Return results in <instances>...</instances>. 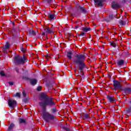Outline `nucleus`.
<instances>
[{
	"label": "nucleus",
	"mask_w": 131,
	"mask_h": 131,
	"mask_svg": "<svg viewBox=\"0 0 131 131\" xmlns=\"http://www.w3.org/2000/svg\"><path fill=\"white\" fill-rule=\"evenodd\" d=\"M72 16H73V17L75 16V15H74L73 14H72Z\"/></svg>",
	"instance_id": "36"
},
{
	"label": "nucleus",
	"mask_w": 131,
	"mask_h": 131,
	"mask_svg": "<svg viewBox=\"0 0 131 131\" xmlns=\"http://www.w3.org/2000/svg\"><path fill=\"white\" fill-rule=\"evenodd\" d=\"M130 3H131V0H130Z\"/></svg>",
	"instance_id": "38"
},
{
	"label": "nucleus",
	"mask_w": 131,
	"mask_h": 131,
	"mask_svg": "<svg viewBox=\"0 0 131 131\" xmlns=\"http://www.w3.org/2000/svg\"><path fill=\"white\" fill-rule=\"evenodd\" d=\"M5 49H7V50H9V49H10V48H11V45H10V43L7 42L6 43L5 46Z\"/></svg>",
	"instance_id": "15"
},
{
	"label": "nucleus",
	"mask_w": 131,
	"mask_h": 131,
	"mask_svg": "<svg viewBox=\"0 0 131 131\" xmlns=\"http://www.w3.org/2000/svg\"><path fill=\"white\" fill-rule=\"evenodd\" d=\"M15 71H16V72H19V69H18L17 68H15Z\"/></svg>",
	"instance_id": "32"
},
{
	"label": "nucleus",
	"mask_w": 131,
	"mask_h": 131,
	"mask_svg": "<svg viewBox=\"0 0 131 131\" xmlns=\"http://www.w3.org/2000/svg\"><path fill=\"white\" fill-rule=\"evenodd\" d=\"M40 98L41 99L42 101L40 102V106L42 107L43 109L47 107V106H55L56 103L53 101L52 98L49 99L48 96L45 94H42L40 95Z\"/></svg>",
	"instance_id": "2"
},
{
	"label": "nucleus",
	"mask_w": 131,
	"mask_h": 131,
	"mask_svg": "<svg viewBox=\"0 0 131 131\" xmlns=\"http://www.w3.org/2000/svg\"><path fill=\"white\" fill-rule=\"evenodd\" d=\"M119 23L121 26H124V25H125V21H123V20L120 21Z\"/></svg>",
	"instance_id": "19"
},
{
	"label": "nucleus",
	"mask_w": 131,
	"mask_h": 131,
	"mask_svg": "<svg viewBox=\"0 0 131 131\" xmlns=\"http://www.w3.org/2000/svg\"><path fill=\"white\" fill-rule=\"evenodd\" d=\"M119 5H118V3L117 2H113L112 3V7L113 9L115 10V9H117V8H119Z\"/></svg>",
	"instance_id": "8"
},
{
	"label": "nucleus",
	"mask_w": 131,
	"mask_h": 131,
	"mask_svg": "<svg viewBox=\"0 0 131 131\" xmlns=\"http://www.w3.org/2000/svg\"><path fill=\"white\" fill-rule=\"evenodd\" d=\"M21 50L23 53H25V52H26V49H25L23 48H21Z\"/></svg>",
	"instance_id": "26"
},
{
	"label": "nucleus",
	"mask_w": 131,
	"mask_h": 131,
	"mask_svg": "<svg viewBox=\"0 0 131 131\" xmlns=\"http://www.w3.org/2000/svg\"><path fill=\"white\" fill-rule=\"evenodd\" d=\"M67 56L68 59L71 60V59H72V53L71 52H67Z\"/></svg>",
	"instance_id": "12"
},
{
	"label": "nucleus",
	"mask_w": 131,
	"mask_h": 131,
	"mask_svg": "<svg viewBox=\"0 0 131 131\" xmlns=\"http://www.w3.org/2000/svg\"><path fill=\"white\" fill-rule=\"evenodd\" d=\"M84 118H86V119H90V118H91V117H90V115H89V114H85L84 115Z\"/></svg>",
	"instance_id": "20"
},
{
	"label": "nucleus",
	"mask_w": 131,
	"mask_h": 131,
	"mask_svg": "<svg viewBox=\"0 0 131 131\" xmlns=\"http://www.w3.org/2000/svg\"><path fill=\"white\" fill-rule=\"evenodd\" d=\"M114 86L117 90L121 89V85H120V83L117 81H114Z\"/></svg>",
	"instance_id": "6"
},
{
	"label": "nucleus",
	"mask_w": 131,
	"mask_h": 131,
	"mask_svg": "<svg viewBox=\"0 0 131 131\" xmlns=\"http://www.w3.org/2000/svg\"><path fill=\"white\" fill-rule=\"evenodd\" d=\"M0 75H1V76L5 77V76H6V74H5V72H4V71H1V72H0Z\"/></svg>",
	"instance_id": "22"
},
{
	"label": "nucleus",
	"mask_w": 131,
	"mask_h": 131,
	"mask_svg": "<svg viewBox=\"0 0 131 131\" xmlns=\"http://www.w3.org/2000/svg\"><path fill=\"white\" fill-rule=\"evenodd\" d=\"M19 123H25L26 122V120L24 119H19Z\"/></svg>",
	"instance_id": "18"
},
{
	"label": "nucleus",
	"mask_w": 131,
	"mask_h": 131,
	"mask_svg": "<svg viewBox=\"0 0 131 131\" xmlns=\"http://www.w3.org/2000/svg\"><path fill=\"white\" fill-rule=\"evenodd\" d=\"M82 30L84 31V32H88V31H91V29L90 27H83L82 28Z\"/></svg>",
	"instance_id": "11"
},
{
	"label": "nucleus",
	"mask_w": 131,
	"mask_h": 131,
	"mask_svg": "<svg viewBox=\"0 0 131 131\" xmlns=\"http://www.w3.org/2000/svg\"><path fill=\"white\" fill-rule=\"evenodd\" d=\"M9 84H10V85H13V84H14V83H13V82H9Z\"/></svg>",
	"instance_id": "31"
},
{
	"label": "nucleus",
	"mask_w": 131,
	"mask_h": 131,
	"mask_svg": "<svg viewBox=\"0 0 131 131\" xmlns=\"http://www.w3.org/2000/svg\"><path fill=\"white\" fill-rule=\"evenodd\" d=\"M26 58L24 56L21 57V56H17L14 57V61L15 64H24Z\"/></svg>",
	"instance_id": "4"
},
{
	"label": "nucleus",
	"mask_w": 131,
	"mask_h": 131,
	"mask_svg": "<svg viewBox=\"0 0 131 131\" xmlns=\"http://www.w3.org/2000/svg\"><path fill=\"white\" fill-rule=\"evenodd\" d=\"M29 34L30 35H35V34H36V33L34 31L30 30L29 31Z\"/></svg>",
	"instance_id": "16"
},
{
	"label": "nucleus",
	"mask_w": 131,
	"mask_h": 131,
	"mask_svg": "<svg viewBox=\"0 0 131 131\" xmlns=\"http://www.w3.org/2000/svg\"><path fill=\"white\" fill-rule=\"evenodd\" d=\"M15 126V124L13 123H11L9 126L8 127V131H11L13 128H14V127Z\"/></svg>",
	"instance_id": "14"
},
{
	"label": "nucleus",
	"mask_w": 131,
	"mask_h": 131,
	"mask_svg": "<svg viewBox=\"0 0 131 131\" xmlns=\"http://www.w3.org/2000/svg\"><path fill=\"white\" fill-rule=\"evenodd\" d=\"M45 31H46V32H47V33H51V32H53V31H52V30L50 29V28H48L45 29Z\"/></svg>",
	"instance_id": "17"
},
{
	"label": "nucleus",
	"mask_w": 131,
	"mask_h": 131,
	"mask_svg": "<svg viewBox=\"0 0 131 131\" xmlns=\"http://www.w3.org/2000/svg\"><path fill=\"white\" fill-rule=\"evenodd\" d=\"M111 46L114 47V48H115V47H116V44H115V43H114V42H112V43H111Z\"/></svg>",
	"instance_id": "27"
},
{
	"label": "nucleus",
	"mask_w": 131,
	"mask_h": 131,
	"mask_svg": "<svg viewBox=\"0 0 131 131\" xmlns=\"http://www.w3.org/2000/svg\"><path fill=\"white\" fill-rule=\"evenodd\" d=\"M55 14H52V13H49L48 14V17L51 19V20H53V19H55Z\"/></svg>",
	"instance_id": "13"
},
{
	"label": "nucleus",
	"mask_w": 131,
	"mask_h": 131,
	"mask_svg": "<svg viewBox=\"0 0 131 131\" xmlns=\"http://www.w3.org/2000/svg\"><path fill=\"white\" fill-rule=\"evenodd\" d=\"M107 99L108 101L110 102V103H114V102L116 101V99H115V98H114V97L110 95L107 96Z\"/></svg>",
	"instance_id": "7"
},
{
	"label": "nucleus",
	"mask_w": 131,
	"mask_h": 131,
	"mask_svg": "<svg viewBox=\"0 0 131 131\" xmlns=\"http://www.w3.org/2000/svg\"><path fill=\"white\" fill-rule=\"evenodd\" d=\"M41 90V86H38L37 89L38 92H39Z\"/></svg>",
	"instance_id": "29"
},
{
	"label": "nucleus",
	"mask_w": 131,
	"mask_h": 131,
	"mask_svg": "<svg viewBox=\"0 0 131 131\" xmlns=\"http://www.w3.org/2000/svg\"><path fill=\"white\" fill-rule=\"evenodd\" d=\"M46 2H47L48 4H52V0H46Z\"/></svg>",
	"instance_id": "30"
},
{
	"label": "nucleus",
	"mask_w": 131,
	"mask_h": 131,
	"mask_svg": "<svg viewBox=\"0 0 131 131\" xmlns=\"http://www.w3.org/2000/svg\"><path fill=\"white\" fill-rule=\"evenodd\" d=\"M52 111L53 113H56V112H57V109H56V108H53Z\"/></svg>",
	"instance_id": "25"
},
{
	"label": "nucleus",
	"mask_w": 131,
	"mask_h": 131,
	"mask_svg": "<svg viewBox=\"0 0 131 131\" xmlns=\"http://www.w3.org/2000/svg\"><path fill=\"white\" fill-rule=\"evenodd\" d=\"M77 28H78V26L76 27V29H77Z\"/></svg>",
	"instance_id": "37"
},
{
	"label": "nucleus",
	"mask_w": 131,
	"mask_h": 131,
	"mask_svg": "<svg viewBox=\"0 0 131 131\" xmlns=\"http://www.w3.org/2000/svg\"><path fill=\"white\" fill-rule=\"evenodd\" d=\"M117 64L119 66H122L124 64V60L121 59L117 62Z\"/></svg>",
	"instance_id": "10"
},
{
	"label": "nucleus",
	"mask_w": 131,
	"mask_h": 131,
	"mask_svg": "<svg viewBox=\"0 0 131 131\" xmlns=\"http://www.w3.org/2000/svg\"><path fill=\"white\" fill-rule=\"evenodd\" d=\"M122 2H123V3H126V1H125V0H123V1H122Z\"/></svg>",
	"instance_id": "34"
},
{
	"label": "nucleus",
	"mask_w": 131,
	"mask_h": 131,
	"mask_svg": "<svg viewBox=\"0 0 131 131\" xmlns=\"http://www.w3.org/2000/svg\"><path fill=\"white\" fill-rule=\"evenodd\" d=\"M37 82V80H36V79H33L30 80V84L32 85H35V84H36Z\"/></svg>",
	"instance_id": "9"
},
{
	"label": "nucleus",
	"mask_w": 131,
	"mask_h": 131,
	"mask_svg": "<svg viewBox=\"0 0 131 131\" xmlns=\"http://www.w3.org/2000/svg\"><path fill=\"white\" fill-rule=\"evenodd\" d=\"M7 50H8V49H6L5 48H3V49H2V51H3V52H4V53L5 54H7Z\"/></svg>",
	"instance_id": "23"
},
{
	"label": "nucleus",
	"mask_w": 131,
	"mask_h": 131,
	"mask_svg": "<svg viewBox=\"0 0 131 131\" xmlns=\"http://www.w3.org/2000/svg\"><path fill=\"white\" fill-rule=\"evenodd\" d=\"M86 58V56L83 54L80 53L75 54L74 63H75L76 65H79V66H80V72H82L83 67L85 66L84 62L85 61Z\"/></svg>",
	"instance_id": "1"
},
{
	"label": "nucleus",
	"mask_w": 131,
	"mask_h": 131,
	"mask_svg": "<svg viewBox=\"0 0 131 131\" xmlns=\"http://www.w3.org/2000/svg\"><path fill=\"white\" fill-rule=\"evenodd\" d=\"M8 105L11 109H14V107H16L17 105V102L15 100L10 99L8 100Z\"/></svg>",
	"instance_id": "5"
},
{
	"label": "nucleus",
	"mask_w": 131,
	"mask_h": 131,
	"mask_svg": "<svg viewBox=\"0 0 131 131\" xmlns=\"http://www.w3.org/2000/svg\"><path fill=\"white\" fill-rule=\"evenodd\" d=\"M15 97H18V98H20V97H21V95H20V93H17L15 95Z\"/></svg>",
	"instance_id": "24"
},
{
	"label": "nucleus",
	"mask_w": 131,
	"mask_h": 131,
	"mask_svg": "<svg viewBox=\"0 0 131 131\" xmlns=\"http://www.w3.org/2000/svg\"><path fill=\"white\" fill-rule=\"evenodd\" d=\"M26 95H27L26 93H25V92H23V97H26Z\"/></svg>",
	"instance_id": "28"
},
{
	"label": "nucleus",
	"mask_w": 131,
	"mask_h": 131,
	"mask_svg": "<svg viewBox=\"0 0 131 131\" xmlns=\"http://www.w3.org/2000/svg\"><path fill=\"white\" fill-rule=\"evenodd\" d=\"M86 33L85 32H82L79 34V36H82L83 37H85Z\"/></svg>",
	"instance_id": "21"
},
{
	"label": "nucleus",
	"mask_w": 131,
	"mask_h": 131,
	"mask_svg": "<svg viewBox=\"0 0 131 131\" xmlns=\"http://www.w3.org/2000/svg\"><path fill=\"white\" fill-rule=\"evenodd\" d=\"M42 117L46 122H49V121H51V120H54L55 118L54 115L48 112H43Z\"/></svg>",
	"instance_id": "3"
},
{
	"label": "nucleus",
	"mask_w": 131,
	"mask_h": 131,
	"mask_svg": "<svg viewBox=\"0 0 131 131\" xmlns=\"http://www.w3.org/2000/svg\"><path fill=\"white\" fill-rule=\"evenodd\" d=\"M81 10H82V11H84V8H81Z\"/></svg>",
	"instance_id": "33"
},
{
	"label": "nucleus",
	"mask_w": 131,
	"mask_h": 131,
	"mask_svg": "<svg viewBox=\"0 0 131 131\" xmlns=\"http://www.w3.org/2000/svg\"><path fill=\"white\" fill-rule=\"evenodd\" d=\"M45 34H46V33H45V32L42 33V35H45Z\"/></svg>",
	"instance_id": "35"
}]
</instances>
